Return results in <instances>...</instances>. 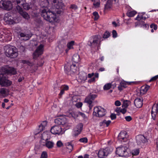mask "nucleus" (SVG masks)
Segmentation results:
<instances>
[{"label":"nucleus","instance_id":"nucleus-1","mask_svg":"<svg viewBox=\"0 0 158 158\" xmlns=\"http://www.w3.org/2000/svg\"><path fill=\"white\" fill-rule=\"evenodd\" d=\"M0 71L2 73L0 74V85L2 86H8L11 85V81L7 79L3 74H15L17 72L16 69L14 68L6 66L1 67Z\"/></svg>","mask_w":158,"mask_h":158},{"label":"nucleus","instance_id":"nucleus-2","mask_svg":"<svg viewBox=\"0 0 158 158\" xmlns=\"http://www.w3.org/2000/svg\"><path fill=\"white\" fill-rule=\"evenodd\" d=\"M55 122L57 125L52 127L51 129V132L55 135H60L62 134V127L66 130L69 128L70 125L68 123L66 118L64 117L58 118L56 119Z\"/></svg>","mask_w":158,"mask_h":158},{"label":"nucleus","instance_id":"nucleus-3","mask_svg":"<svg viewBox=\"0 0 158 158\" xmlns=\"http://www.w3.org/2000/svg\"><path fill=\"white\" fill-rule=\"evenodd\" d=\"M4 48L5 54L7 57L14 58L18 56V50L15 46L7 45L4 47Z\"/></svg>","mask_w":158,"mask_h":158},{"label":"nucleus","instance_id":"nucleus-4","mask_svg":"<svg viewBox=\"0 0 158 158\" xmlns=\"http://www.w3.org/2000/svg\"><path fill=\"white\" fill-rule=\"evenodd\" d=\"M41 15L44 19L50 22H54L56 19V14L47 9L44 8L42 10Z\"/></svg>","mask_w":158,"mask_h":158},{"label":"nucleus","instance_id":"nucleus-5","mask_svg":"<svg viewBox=\"0 0 158 158\" xmlns=\"http://www.w3.org/2000/svg\"><path fill=\"white\" fill-rule=\"evenodd\" d=\"M128 149V148L127 146H120L116 148V153L119 156L127 157L129 156Z\"/></svg>","mask_w":158,"mask_h":158},{"label":"nucleus","instance_id":"nucleus-6","mask_svg":"<svg viewBox=\"0 0 158 158\" xmlns=\"http://www.w3.org/2000/svg\"><path fill=\"white\" fill-rule=\"evenodd\" d=\"M106 110L100 106H96L94 108L93 114L96 117H102L106 114Z\"/></svg>","mask_w":158,"mask_h":158},{"label":"nucleus","instance_id":"nucleus-7","mask_svg":"<svg viewBox=\"0 0 158 158\" xmlns=\"http://www.w3.org/2000/svg\"><path fill=\"white\" fill-rule=\"evenodd\" d=\"M109 147H106L105 148H101L98 152V156L100 158H105L110 153L111 150Z\"/></svg>","mask_w":158,"mask_h":158},{"label":"nucleus","instance_id":"nucleus-8","mask_svg":"<svg viewBox=\"0 0 158 158\" xmlns=\"http://www.w3.org/2000/svg\"><path fill=\"white\" fill-rule=\"evenodd\" d=\"M97 97V94L91 93L85 98V102L89 105L90 110H91L93 106V105L92 104L93 101Z\"/></svg>","mask_w":158,"mask_h":158},{"label":"nucleus","instance_id":"nucleus-9","mask_svg":"<svg viewBox=\"0 0 158 158\" xmlns=\"http://www.w3.org/2000/svg\"><path fill=\"white\" fill-rule=\"evenodd\" d=\"M44 45L43 44H40L37 47L36 50L33 54V59H36L40 56L43 54L44 51Z\"/></svg>","mask_w":158,"mask_h":158},{"label":"nucleus","instance_id":"nucleus-10","mask_svg":"<svg viewBox=\"0 0 158 158\" xmlns=\"http://www.w3.org/2000/svg\"><path fill=\"white\" fill-rule=\"evenodd\" d=\"M12 7V4L10 1H1L0 2V8L5 10H10Z\"/></svg>","mask_w":158,"mask_h":158},{"label":"nucleus","instance_id":"nucleus-11","mask_svg":"<svg viewBox=\"0 0 158 158\" xmlns=\"http://www.w3.org/2000/svg\"><path fill=\"white\" fill-rule=\"evenodd\" d=\"M136 142L139 145H142L148 142L147 139L143 135H138L136 137Z\"/></svg>","mask_w":158,"mask_h":158},{"label":"nucleus","instance_id":"nucleus-12","mask_svg":"<svg viewBox=\"0 0 158 158\" xmlns=\"http://www.w3.org/2000/svg\"><path fill=\"white\" fill-rule=\"evenodd\" d=\"M54 7L56 9V13L57 14H60L63 12L64 6L62 2H58L54 5Z\"/></svg>","mask_w":158,"mask_h":158},{"label":"nucleus","instance_id":"nucleus-13","mask_svg":"<svg viewBox=\"0 0 158 158\" xmlns=\"http://www.w3.org/2000/svg\"><path fill=\"white\" fill-rule=\"evenodd\" d=\"M127 133L125 131H121L118 135V139L121 142H126L127 140Z\"/></svg>","mask_w":158,"mask_h":158},{"label":"nucleus","instance_id":"nucleus-14","mask_svg":"<svg viewBox=\"0 0 158 158\" xmlns=\"http://www.w3.org/2000/svg\"><path fill=\"white\" fill-rule=\"evenodd\" d=\"M143 98H137L134 101V104L137 108H140L143 106Z\"/></svg>","mask_w":158,"mask_h":158},{"label":"nucleus","instance_id":"nucleus-15","mask_svg":"<svg viewBox=\"0 0 158 158\" xmlns=\"http://www.w3.org/2000/svg\"><path fill=\"white\" fill-rule=\"evenodd\" d=\"M8 14H6L4 18V20L7 23L12 24L15 23V21Z\"/></svg>","mask_w":158,"mask_h":158},{"label":"nucleus","instance_id":"nucleus-16","mask_svg":"<svg viewBox=\"0 0 158 158\" xmlns=\"http://www.w3.org/2000/svg\"><path fill=\"white\" fill-rule=\"evenodd\" d=\"M9 91L8 89L3 88L0 89V98L5 97L8 96Z\"/></svg>","mask_w":158,"mask_h":158},{"label":"nucleus","instance_id":"nucleus-17","mask_svg":"<svg viewBox=\"0 0 158 158\" xmlns=\"http://www.w3.org/2000/svg\"><path fill=\"white\" fill-rule=\"evenodd\" d=\"M130 83L126 82L124 81H122L118 87V88L119 91L122 90L124 89L127 87V85H130Z\"/></svg>","mask_w":158,"mask_h":158},{"label":"nucleus","instance_id":"nucleus-18","mask_svg":"<svg viewBox=\"0 0 158 158\" xmlns=\"http://www.w3.org/2000/svg\"><path fill=\"white\" fill-rule=\"evenodd\" d=\"M50 132L49 131H44L41 135V139L45 141L50 139Z\"/></svg>","mask_w":158,"mask_h":158},{"label":"nucleus","instance_id":"nucleus-19","mask_svg":"<svg viewBox=\"0 0 158 158\" xmlns=\"http://www.w3.org/2000/svg\"><path fill=\"white\" fill-rule=\"evenodd\" d=\"M69 86L66 85H61L60 87V92L59 95L61 97L65 93V91H67L69 89Z\"/></svg>","mask_w":158,"mask_h":158},{"label":"nucleus","instance_id":"nucleus-20","mask_svg":"<svg viewBox=\"0 0 158 158\" xmlns=\"http://www.w3.org/2000/svg\"><path fill=\"white\" fill-rule=\"evenodd\" d=\"M76 67V65L74 64H72L68 68V67L65 66H64V70L65 73L68 74H70L69 72L70 71H72L73 72H75L76 71L75 69H72L73 67Z\"/></svg>","mask_w":158,"mask_h":158},{"label":"nucleus","instance_id":"nucleus-21","mask_svg":"<svg viewBox=\"0 0 158 158\" xmlns=\"http://www.w3.org/2000/svg\"><path fill=\"white\" fill-rule=\"evenodd\" d=\"M47 122L46 121H44L42 123L39 125V128L37 129L38 133H39L44 129L45 127L46 126Z\"/></svg>","mask_w":158,"mask_h":158},{"label":"nucleus","instance_id":"nucleus-22","mask_svg":"<svg viewBox=\"0 0 158 158\" xmlns=\"http://www.w3.org/2000/svg\"><path fill=\"white\" fill-rule=\"evenodd\" d=\"M54 143L53 141H49L48 140L45 141L44 145L48 149H51L54 147Z\"/></svg>","mask_w":158,"mask_h":158},{"label":"nucleus","instance_id":"nucleus-23","mask_svg":"<svg viewBox=\"0 0 158 158\" xmlns=\"http://www.w3.org/2000/svg\"><path fill=\"white\" fill-rule=\"evenodd\" d=\"M79 77L81 81H85L87 79V74L84 72H81L79 73Z\"/></svg>","mask_w":158,"mask_h":158},{"label":"nucleus","instance_id":"nucleus-24","mask_svg":"<svg viewBox=\"0 0 158 158\" xmlns=\"http://www.w3.org/2000/svg\"><path fill=\"white\" fill-rule=\"evenodd\" d=\"M111 123V121L110 120H104L100 123L99 125L101 127H108Z\"/></svg>","mask_w":158,"mask_h":158},{"label":"nucleus","instance_id":"nucleus-25","mask_svg":"<svg viewBox=\"0 0 158 158\" xmlns=\"http://www.w3.org/2000/svg\"><path fill=\"white\" fill-rule=\"evenodd\" d=\"M19 13L24 18L28 19L29 18V16L27 13L23 11L21 8H19Z\"/></svg>","mask_w":158,"mask_h":158},{"label":"nucleus","instance_id":"nucleus-26","mask_svg":"<svg viewBox=\"0 0 158 158\" xmlns=\"http://www.w3.org/2000/svg\"><path fill=\"white\" fill-rule=\"evenodd\" d=\"M73 61L75 63H78L80 61V56L77 54H74L72 57Z\"/></svg>","mask_w":158,"mask_h":158},{"label":"nucleus","instance_id":"nucleus-27","mask_svg":"<svg viewBox=\"0 0 158 158\" xmlns=\"http://www.w3.org/2000/svg\"><path fill=\"white\" fill-rule=\"evenodd\" d=\"M112 7V1L111 0H108L105 5V8L106 10H109Z\"/></svg>","mask_w":158,"mask_h":158},{"label":"nucleus","instance_id":"nucleus-28","mask_svg":"<svg viewBox=\"0 0 158 158\" xmlns=\"http://www.w3.org/2000/svg\"><path fill=\"white\" fill-rule=\"evenodd\" d=\"M98 40H90L89 41L88 44L89 45L92 47L97 46Z\"/></svg>","mask_w":158,"mask_h":158},{"label":"nucleus","instance_id":"nucleus-29","mask_svg":"<svg viewBox=\"0 0 158 158\" xmlns=\"http://www.w3.org/2000/svg\"><path fill=\"white\" fill-rule=\"evenodd\" d=\"M79 112L78 111H72L71 112H70L69 116L70 117H72L74 118H76L79 115Z\"/></svg>","mask_w":158,"mask_h":158},{"label":"nucleus","instance_id":"nucleus-30","mask_svg":"<svg viewBox=\"0 0 158 158\" xmlns=\"http://www.w3.org/2000/svg\"><path fill=\"white\" fill-rule=\"evenodd\" d=\"M65 145L67 149L69 150V152H71L73 149V145L72 143L68 142L66 143Z\"/></svg>","mask_w":158,"mask_h":158},{"label":"nucleus","instance_id":"nucleus-31","mask_svg":"<svg viewBox=\"0 0 158 158\" xmlns=\"http://www.w3.org/2000/svg\"><path fill=\"white\" fill-rule=\"evenodd\" d=\"M149 87L150 86L147 85L142 86L141 89V92L143 94L146 93L149 89Z\"/></svg>","mask_w":158,"mask_h":158},{"label":"nucleus","instance_id":"nucleus-32","mask_svg":"<svg viewBox=\"0 0 158 158\" xmlns=\"http://www.w3.org/2000/svg\"><path fill=\"white\" fill-rule=\"evenodd\" d=\"M77 129V128H75L73 129L72 134L73 136H76L78 135L81 132L80 130H78Z\"/></svg>","mask_w":158,"mask_h":158},{"label":"nucleus","instance_id":"nucleus-33","mask_svg":"<svg viewBox=\"0 0 158 158\" xmlns=\"http://www.w3.org/2000/svg\"><path fill=\"white\" fill-rule=\"evenodd\" d=\"M74 41H72L67 44V47L69 49H71L73 48V46L74 45Z\"/></svg>","mask_w":158,"mask_h":158},{"label":"nucleus","instance_id":"nucleus-34","mask_svg":"<svg viewBox=\"0 0 158 158\" xmlns=\"http://www.w3.org/2000/svg\"><path fill=\"white\" fill-rule=\"evenodd\" d=\"M19 35L21 37H25L26 40H28L32 36L31 35L26 34L23 33H20L19 34Z\"/></svg>","mask_w":158,"mask_h":158},{"label":"nucleus","instance_id":"nucleus-35","mask_svg":"<svg viewBox=\"0 0 158 158\" xmlns=\"http://www.w3.org/2000/svg\"><path fill=\"white\" fill-rule=\"evenodd\" d=\"M112 86V84L111 83H108L106 84L103 86V89L107 90L109 89Z\"/></svg>","mask_w":158,"mask_h":158},{"label":"nucleus","instance_id":"nucleus-36","mask_svg":"<svg viewBox=\"0 0 158 158\" xmlns=\"http://www.w3.org/2000/svg\"><path fill=\"white\" fill-rule=\"evenodd\" d=\"M138 21L135 23V27H137L138 26L142 27L145 23L142 20Z\"/></svg>","mask_w":158,"mask_h":158},{"label":"nucleus","instance_id":"nucleus-37","mask_svg":"<svg viewBox=\"0 0 158 158\" xmlns=\"http://www.w3.org/2000/svg\"><path fill=\"white\" fill-rule=\"evenodd\" d=\"M136 14V12L135 11H131L128 12L127 13V16L130 17L134 16Z\"/></svg>","mask_w":158,"mask_h":158},{"label":"nucleus","instance_id":"nucleus-38","mask_svg":"<svg viewBox=\"0 0 158 158\" xmlns=\"http://www.w3.org/2000/svg\"><path fill=\"white\" fill-rule=\"evenodd\" d=\"M21 62L23 64H27L30 66H32L34 63L33 62H31L28 60H22Z\"/></svg>","mask_w":158,"mask_h":158},{"label":"nucleus","instance_id":"nucleus-39","mask_svg":"<svg viewBox=\"0 0 158 158\" xmlns=\"http://www.w3.org/2000/svg\"><path fill=\"white\" fill-rule=\"evenodd\" d=\"M146 18V17L143 16V15H138L135 19L137 20H145Z\"/></svg>","mask_w":158,"mask_h":158},{"label":"nucleus","instance_id":"nucleus-40","mask_svg":"<svg viewBox=\"0 0 158 158\" xmlns=\"http://www.w3.org/2000/svg\"><path fill=\"white\" fill-rule=\"evenodd\" d=\"M130 101L128 100H125L123 101V103L122 105L123 108H127L128 106Z\"/></svg>","mask_w":158,"mask_h":158},{"label":"nucleus","instance_id":"nucleus-41","mask_svg":"<svg viewBox=\"0 0 158 158\" xmlns=\"http://www.w3.org/2000/svg\"><path fill=\"white\" fill-rule=\"evenodd\" d=\"M139 152V150L138 149H136L133 150L131 152L133 155L136 156L138 155Z\"/></svg>","mask_w":158,"mask_h":158},{"label":"nucleus","instance_id":"nucleus-42","mask_svg":"<svg viewBox=\"0 0 158 158\" xmlns=\"http://www.w3.org/2000/svg\"><path fill=\"white\" fill-rule=\"evenodd\" d=\"M110 35V32L108 31H106L103 35V38L104 39H107Z\"/></svg>","mask_w":158,"mask_h":158},{"label":"nucleus","instance_id":"nucleus-43","mask_svg":"<svg viewBox=\"0 0 158 158\" xmlns=\"http://www.w3.org/2000/svg\"><path fill=\"white\" fill-rule=\"evenodd\" d=\"M83 125L82 123H78L75 127V128H77V129L78 130H80L81 131L82 130L83 127Z\"/></svg>","mask_w":158,"mask_h":158},{"label":"nucleus","instance_id":"nucleus-44","mask_svg":"<svg viewBox=\"0 0 158 158\" xmlns=\"http://www.w3.org/2000/svg\"><path fill=\"white\" fill-rule=\"evenodd\" d=\"M93 16H94V20H98L99 18V16L98 13L97 12L95 11L93 13Z\"/></svg>","mask_w":158,"mask_h":158},{"label":"nucleus","instance_id":"nucleus-45","mask_svg":"<svg viewBox=\"0 0 158 158\" xmlns=\"http://www.w3.org/2000/svg\"><path fill=\"white\" fill-rule=\"evenodd\" d=\"M20 5L23 6V8L26 10H28L29 9V6L27 3L24 2L23 4Z\"/></svg>","mask_w":158,"mask_h":158},{"label":"nucleus","instance_id":"nucleus-46","mask_svg":"<svg viewBox=\"0 0 158 158\" xmlns=\"http://www.w3.org/2000/svg\"><path fill=\"white\" fill-rule=\"evenodd\" d=\"M17 3L18 5V6L20 8V5L23 4L25 2V0H16Z\"/></svg>","mask_w":158,"mask_h":158},{"label":"nucleus","instance_id":"nucleus-47","mask_svg":"<svg viewBox=\"0 0 158 158\" xmlns=\"http://www.w3.org/2000/svg\"><path fill=\"white\" fill-rule=\"evenodd\" d=\"M48 154L47 152L44 151L41 154L40 158H47Z\"/></svg>","mask_w":158,"mask_h":158},{"label":"nucleus","instance_id":"nucleus-48","mask_svg":"<svg viewBox=\"0 0 158 158\" xmlns=\"http://www.w3.org/2000/svg\"><path fill=\"white\" fill-rule=\"evenodd\" d=\"M79 141L81 143H86L88 141V139L87 138L84 137L80 139Z\"/></svg>","mask_w":158,"mask_h":158},{"label":"nucleus","instance_id":"nucleus-49","mask_svg":"<svg viewBox=\"0 0 158 158\" xmlns=\"http://www.w3.org/2000/svg\"><path fill=\"white\" fill-rule=\"evenodd\" d=\"M78 114L79 115H81V116H82L83 118V119H87V117L84 113H83L80 112H78Z\"/></svg>","mask_w":158,"mask_h":158},{"label":"nucleus","instance_id":"nucleus-50","mask_svg":"<svg viewBox=\"0 0 158 158\" xmlns=\"http://www.w3.org/2000/svg\"><path fill=\"white\" fill-rule=\"evenodd\" d=\"M92 38L94 40H99L101 38V36L100 35H96L93 36L92 37Z\"/></svg>","mask_w":158,"mask_h":158},{"label":"nucleus","instance_id":"nucleus-51","mask_svg":"<svg viewBox=\"0 0 158 158\" xmlns=\"http://www.w3.org/2000/svg\"><path fill=\"white\" fill-rule=\"evenodd\" d=\"M69 8L74 10H76L78 8V7L75 4H71Z\"/></svg>","mask_w":158,"mask_h":158},{"label":"nucleus","instance_id":"nucleus-52","mask_svg":"<svg viewBox=\"0 0 158 158\" xmlns=\"http://www.w3.org/2000/svg\"><path fill=\"white\" fill-rule=\"evenodd\" d=\"M100 1L99 0L97 2H94L93 3V5L94 6L96 7H98L100 5Z\"/></svg>","mask_w":158,"mask_h":158},{"label":"nucleus","instance_id":"nucleus-53","mask_svg":"<svg viewBox=\"0 0 158 158\" xmlns=\"http://www.w3.org/2000/svg\"><path fill=\"white\" fill-rule=\"evenodd\" d=\"M112 35L113 37L114 38H115L117 37V33L116 31L115 30H113L112 31Z\"/></svg>","mask_w":158,"mask_h":158},{"label":"nucleus","instance_id":"nucleus-54","mask_svg":"<svg viewBox=\"0 0 158 158\" xmlns=\"http://www.w3.org/2000/svg\"><path fill=\"white\" fill-rule=\"evenodd\" d=\"M122 108L121 107H117L115 109V111L117 113H119L121 112Z\"/></svg>","mask_w":158,"mask_h":158},{"label":"nucleus","instance_id":"nucleus-55","mask_svg":"<svg viewBox=\"0 0 158 158\" xmlns=\"http://www.w3.org/2000/svg\"><path fill=\"white\" fill-rule=\"evenodd\" d=\"M158 78V75L153 77L149 81L151 82L152 81H154L156 80Z\"/></svg>","mask_w":158,"mask_h":158},{"label":"nucleus","instance_id":"nucleus-56","mask_svg":"<svg viewBox=\"0 0 158 158\" xmlns=\"http://www.w3.org/2000/svg\"><path fill=\"white\" fill-rule=\"evenodd\" d=\"M125 118L126 120L128 122H129L132 120V118L130 116H126L125 117Z\"/></svg>","mask_w":158,"mask_h":158},{"label":"nucleus","instance_id":"nucleus-57","mask_svg":"<svg viewBox=\"0 0 158 158\" xmlns=\"http://www.w3.org/2000/svg\"><path fill=\"white\" fill-rule=\"evenodd\" d=\"M63 143L60 141H58L56 143L57 146L58 147H60L63 145Z\"/></svg>","mask_w":158,"mask_h":158},{"label":"nucleus","instance_id":"nucleus-58","mask_svg":"<svg viewBox=\"0 0 158 158\" xmlns=\"http://www.w3.org/2000/svg\"><path fill=\"white\" fill-rule=\"evenodd\" d=\"M150 27L151 28H153L155 30H156L157 28V25L154 23L150 25Z\"/></svg>","mask_w":158,"mask_h":158},{"label":"nucleus","instance_id":"nucleus-59","mask_svg":"<svg viewBox=\"0 0 158 158\" xmlns=\"http://www.w3.org/2000/svg\"><path fill=\"white\" fill-rule=\"evenodd\" d=\"M114 104L116 106H119L121 105V103L120 101L117 100L115 101Z\"/></svg>","mask_w":158,"mask_h":158},{"label":"nucleus","instance_id":"nucleus-60","mask_svg":"<svg viewBox=\"0 0 158 158\" xmlns=\"http://www.w3.org/2000/svg\"><path fill=\"white\" fill-rule=\"evenodd\" d=\"M76 105L77 108H79L81 107L82 106V103L81 102H78V103H77Z\"/></svg>","mask_w":158,"mask_h":158},{"label":"nucleus","instance_id":"nucleus-61","mask_svg":"<svg viewBox=\"0 0 158 158\" xmlns=\"http://www.w3.org/2000/svg\"><path fill=\"white\" fill-rule=\"evenodd\" d=\"M110 118L112 120H114L116 118V115L114 114H112L110 115Z\"/></svg>","mask_w":158,"mask_h":158},{"label":"nucleus","instance_id":"nucleus-62","mask_svg":"<svg viewBox=\"0 0 158 158\" xmlns=\"http://www.w3.org/2000/svg\"><path fill=\"white\" fill-rule=\"evenodd\" d=\"M95 77H93L92 78L88 80V82L89 83L94 82H95Z\"/></svg>","mask_w":158,"mask_h":158},{"label":"nucleus","instance_id":"nucleus-63","mask_svg":"<svg viewBox=\"0 0 158 158\" xmlns=\"http://www.w3.org/2000/svg\"><path fill=\"white\" fill-rule=\"evenodd\" d=\"M127 111L126 108H123L122 109L121 113H122L123 114H124Z\"/></svg>","mask_w":158,"mask_h":158},{"label":"nucleus","instance_id":"nucleus-64","mask_svg":"<svg viewBox=\"0 0 158 158\" xmlns=\"http://www.w3.org/2000/svg\"><path fill=\"white\" fill-rule=\"evenodd\" d=\"M94 75V73H89L88 75V77L89 78H91Z\"/></svg>","mask_w":158,"mask_h":158}]
</instances>
